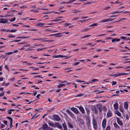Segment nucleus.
<instances>
[{
    "mask_svg": "<svg viewBox=\"0 0 130 130\" xmlns=\"http://www.w3.org/2000/svg\"><path fill=\"white\" fill-rule=\"evenodd\" d=\"M20 7L21 8H26L27 7L26 6H20Z\"/></svg>",
    "mask_w": 130,
    "mask_h": 130,
    "instance_id": "c03bdc74",
    "label": "nucleus"
},
{
    "mask_svg": "<svg viewBox=\"0 0 130 130\" xmlns=\"http://www.w3.org/2000/svg\"><path fill=\"white\" fill-rule=\"evenodd\" d=\"M89 29H90V28L86 29H84L82 31V32H84V31L86 32Z\"/></svg>",
    "mask_w": 130,
    "mask_h": 130,
    "instance_id": "49530a36",
    "label": "nucleus"
},
{
    "mask_svg": "<svg viewBox=\"0 0 130 130\" xmlns=\"http://www.w3.org/2000/svg\"><path fill=\"white\" fill-rule=\"evenodd\" d=\"M3 122L5 123L6 125H7V121H3Z\"/></svg>",
    "mask_w": 130,
    "mask_h": 130,
    "instance_id": "e2e57ef3",
    "label": "nucleus"
},
{
    "mask_svg": "<svg viewBox=\"0 0 130 130\" xmlns=\"http://www.w3.org/2000/svg\"><path fill=\"white\" fill-rule=\"evenodd\" d=\"M5 68L7 69L8 71H9L8 69V66L7 65H6L5 66Z\"/></svg>",
    "mask_w": 130,
    "mask_h": 130,
    "instance_id": "6e6d98bb",
    "label": "nucleus"
},
{
    "mask_svg": "<svg viewBox=\"0 0 130 130\" xmlns=\"http://www.w3.org/2000/svg\"><path fill=\"white\" fill-rule=\"evenodd\" d=\"M99 81L97 79H92L91 81H90V83H93V82H97V81Z\"/></svg>",
    "mask_w": 130,
    "mask_h": 130,
    "instance_id": "412c9836",
    "label": "nucleus"
},
{
    "mask_svg": "<svg viewBox=\"0 0 130 130\" xmlns=\"http://www.w3.org/2000/svg\"><path fill=\"white\" fill-rule=\"evenodd\" d=\"M4 95V93H0V96H3Z\"/></svg>",
    "mask_w": 130,
    "mask_h": 130,
    "instance_id": "864d4df0",
    "label": "nucleus"
},
{
    "mask_svg": "<svg viewBox=\"0 0 130 130\" xmlns=\"http://www.w3.org/2000/svg\"><path fill=\"white\" fill-rule=\"evenodd\" d=\"M24 47H29L30 46V45L28 44H27L26 45H24Z\"/></svg>",
    "mask_w": 130,
    "mask_h": 130,
    "instance_id": "0e129e2a",
    "label": "nucleus"
},
{
    "mask_svg": "<svg viewBox=\"0 0 130 130\" xmlns=\"http://www.w3.org/2000/svg\"><path fill=\"white\" fill-rule=\"evenodd\" d=\"M70 109L72 111L76 114H78V113L79 111L78 109L75 107H72L70 108Z\"/></svg>",
    "mask_w": 130,
    "mask_h": 130,
    "instance_id": "f03ea898",
    "label": "nucleus"
},
{
    "mask_svg": "<svg viewBox=\"0 0 130 130\" xmlns=\"http://www.w3.org/2000/svg\"><path fill=\"white\" fill-rule=\"evenodd\" d=\"M105 35V34H101V35H98L97 36V37H98V36H104V35Z\"/></svg>",
    "mask_w": 130,
    "mask_h": 130,
    "instance_id": "bf43d9fd",
    "label": "nucleus"
},
{
    "mask_svg": "<svg viewBox=\"0 0 130 130\" xmlns=\"http://www.w3.org/2000/svg\"><path fill=\"white\" fill-rule=\"evenodd\" d=\"M124 108L125 109H127L128 108V105L127 102H125L124 103Z\"/></svg>",
    "mask_w": 130,
    "mask_h": 130,
    "instance_id": "2eb2a0df",
    "label": "nucleus"
},
{
    "mask_svg": "<svg viewBox=\"0 0 130 130\" xmlns=\"http://www.w3.org/2000/svg\"><path fill=\"white\" fill-rule=\"evenodd\" d=\"M97 25V23H95L93 24L92 25H90V27H91V26H96Z\"/></svg>",
    "mask_w": 130,
    "mask_h": 130,
    "instance_id": "c9c22d12",
    "label": "nucleus"
},
{
    "mask_svg": "<svg viewBox=\"0 0 130 130\" xmlns=\"http://www.w3.org/2000/svg\"><path fill=\"white\" fill-rule=\"evenodd\" d=\"M44 48H38L37 49V50L38 51H40L42 50Z\"/></svg>",
    "mask_w": 130,
    "mask_h": 130,
    "instance_id": "603ef678",
    "label": "nucleus"
},
{
    "mask_svg": "<svg viewBox=\"0 0 130 130\" xmlns=\"http://www.w3.org/2000/svg\"><path fill=\"white\" fill-rule=\"evenodd\" d=\"M66 85L64 84H60L58 85V88H60L63 86H65Z\"/></svg>",
    "mask_w": 130,
    "mask_h": 130,
    "instance_id": "393cba45",
    "label": "nucleus"
},
{
    "mask_svg": "<svg viewBox=\"0 0 130 130\" xmlns=\"http://www.w3.org/2000/svg\"><path fill=\"white\" fill-rule=\"evenodd\" d=\"M7 118L10 121V122H13L12 119L10 117H7Z\"/></svg>",
    "mask_w": 130,
    "mask_h": 130,
    "instance_id": "72a5a7b5",
    "label": "nucleus"
},
{
    "mask_svg": "<svg viewBox=\"0 0 130 130\" xmlns=\"http://www.w3.org/2000/svg\"><path fill=\"white\" fill-rule=\"evenodd\" d=\"M110 128L109 126H108L106 128V130H110Z\"/></svg>",
    "mask_w": 130,
    "mask_h": 130,
    "instance_id": "ea45409f",
    "label": "nucleus"
},
{
    "mask_svg": "<svg viewBox=\"0 0 130 130\" xmlns=\"http://www.w3.org/2000/svg\"><path fill=\"white\" fill-rule=\"evenodd\" d=\"M95 44H93L92 43H89L87 45H89L90 46H93Z\"/></svg>",
    "mask_w": 130,
    "mask_h": 130,
    "instance_id": "8fccbe9b",
    "label": "nucleus"
},
{
    "mask_svg": "<svg viewBox=\"0 0 130 130\" xmlns=\"http://www.w3.org/2000/svg\"><path fill=\"white\" fill-rule=\"evenodd\" d=\"M8 36L9 38H13L15 37L14 36L10 35H9Z\"/></svg>",
    "mask_w": 130,
    "mask_h": 130,
    "instance_id": "a19ab883",
    "label": "nucleus"
},
{
    "mask_svg": "<svg viewBox=\"0 0 130 130\" xmlns=\"http://www.w3.org/2000/svg\"><path fill=\"white\" fill-rule=\"evenodd\" d=\"M102 110L104 111H106V107L105 106H104L102 108Z\"/></svg>",
    "mask_w": 130,
    "mask_h": 130,
    "instance_id": "79ce46f5",
    "label": "nucleus"
},
{
    "mask_svg": "<svg viewBox=\"0 0 130 130\" xmlns=\"http://www.w3.org/2000/svg\"><path fill=\"white\" fill-rule=\"evenodd\" d=\"M62 126L64 130H67V127L65 123L62 124Z\"/></svg>",
    "mask_w": 130,
    "mask_h": 130,
    "instance_id": "dca6fc26",
    "label": "nucleus"
},
{
    "mask_svg": "<svg viewBox=\"0 0 130 130\" xmlns=\"http://www.w3.org/2000/svg\"><path fill=\"white\" fill-rule=\"evenodd\" d=\"M110 8V7L108 6V7H104L103 8V10H107L109 8Z\"/></svg>",
    "mask_w": 130,
    "mask_h": 130,
    "instance_id": "cd10ccee",
    "label": "nucleus"
},
{
    "mask_svg": "<svg viewBox=\"0 0 130 130\" xmlns=\"http://www.w3.org/2000/svg\"><path fill=\"white\" fill-rule=\"evenodd\" d=\"M13 53V52H7L5 54L6 55H9L10 54H12Z\"/></svg>",
    "mask_w": 130,
    "mask_h": 130,
    "instance_id": "58836bf2",
    "label": "nucleus"
},
{
    "mask_svg": "<svg viewBox=\"0 0 130 130\" xmlns=\"http://www.w3.org/2000/svg\"><path fill=\"white\" fill-rule=\"evenodd\" d=\"M53 118L55 120L59 121L60 120V118L57 115H55L53 116Z\"/></svg>",
    "mask_w": 130,
    "mask_h": 130,
    "instance_id": "7ed1b4c3",
    "label": "nucleus"
},
{
    "mask_svg": "<svg viewBox=\"0 0 130 130\" xmlns=\"http://www.w3.org/2000/svg\"><path fill=\"white\" fill-rule=\"evenodd\" d=\"M80 110L82 113H84L85 110L83 107L82 106H80L79 107Z\"/></svg>",
    "mask_w": 130,
    "mask_h": 130,
    "instance_id": "9b49d317",
    "label": "nucleus"
},
{
    "mask_svg": "<svg viewBox=\"0 0 130 130\" xmlns=\"http://www.w3.org/2000/svg\"><path fill=\"white\" fill-rule=\"evenodd\" d=\"M117 121L118 123L121 125H123V123L120 120L119 118H117Z\"/></svg>",
    "mask_w": 130,
    "mask_h": 130,
    "instance_id": "1a4fd4ad",
    "label": "nucleus"
},
{
    "mask_svg": "<svg viewBox=\"0 0 130 130\" xmlns=\"http://www.w3.org/2000/svg\"><path fill=\"white\" fill-rule=\"evenodd\" d=\"M48 123L50 126H51L52 127H55V123L53 124L52 122H51L50 121H48Z\"/></svg>",
    "mask_w": 130,
    "mask_h": 130,
    "instance_id": "6e6552de",
    "label": "nucleus"
},
{
    "mask_svg": "<svg viewBox=\"0 0 130 130\" xmlns=\"http://www.w3.org/2000/svg\"><path fill=\"white\" fill-rule=\"evenodd\" d=\"M116 114L119 116H120L121 114L120 112L118 111H117L116 112Z\"/></svg>",
    "mask_w": 130,
    "mask_h": 130,
    "instance_id": "2f4dec72",
    "label": "nucleus"
},
{
    "mask_svg": "<svg viewBox=\"0 0 130 130\" xmlns=\"http://www.w3.org/2000/svg\"><path fill=\"white\" fill-rule=\"evenodd\" d=\"M2 22H2V23H5L7 22L6 20H7L6 19H2Z\"/></svg>",
    "mask_w": 130,
    "mask_h": 130,
    "instance_id": "c756f323",
    "label": "nucleus"
},
{
    "mask_svg": "<svg viewBox=\"0 0 130 130\" xmlns=\"http://www.w3.org/2000/svg\"><path fill=\"white\" fill-rule=\"evenodd\" d=\"M127 19L126 18L120 19L118 21H117V22H120L121 21L125 20H126Z\"/></svg>",
    "mask_w": 130,
    "mask_h": 130,
    "instance_id": "c85d7f7f",
    "label": "nucleus"
},
{
    "mask_svg": "<svg viewBox=\"0 0 130 130\" xmlns=\"http://www.w3.org/2000/svg\"><path fill=\"white\" fill-rule=\"evenodd\" d=\"M111 41L113 42H115L116 41V38L112 39Z\"/></svg>",
    "mask_w": 130,
    "mask_h": 130,
    "instance_id": "3c124183",
    "label": "nucleus"
},
{
    "mask_svg": "<svg viewBox=\"0 0 130 130\" xmlns=\"http://www.w3.org/2000/svg\"><path fill=\"white\" fill-rule=\"evenodd\" d=\"M12 25L13 26H15V27H17L18 26V25L15 24H12Z\"/></svg>",
    "mask_w": 130,
    "mask_h": 130,
    "instance_id": "338daca9",
    "label": "nucleus"
},
{
    "mask_svg": "<svg viewBox=\"0 0 130 130\" xmlns=\"http://www.w3.org/2000/svg\"><path fill=\"white\" fill-rule=\"evenodd\" d=\"M106 125V120L104 119L103 120L102 122V126L103 128L105 127Z\"/></svg>",
    "mask_w": 130,
    "mask_h": 130,
    "instance_id": "423d86ee",
    "label": "nucleus"
},
{
    "mask_svg": "<svg viewBox=\"0 0 130 130\" xmlns=\"http://www.w3.org/2000/svg\"><path fill=\"white\" fill-rule=\"evenodd\" d=\"M63 33V32H62V33ZM64 33H66V34H68L69 33V32H65ZM61 34V33H58V34H53L52 35V36L57 35H60Z\"/></svg>",
    "mask_w": 130,
    "mask_h": 130,
    "instance_id": "b1692460",
    "label": "nucleus"
},
{
    "mask_svg": "<svg viewBox=\"0 0 130 130\" xmlns=\"http://www.w3.org/2000/svg\"><path fill=\"white\" fill-rule=\"evenodd\" d=\"M15 20V18H13V19H11L10 21L11 22H13Z\"/></svg>",
    "mask_w": 130,
    "mask_h": 130,
    "instance_id": "37998d69",
    "label": "nucleus"
},
{
    "mask_svg": "<svg viewBox=\"0 0 130 130\" xmlns=\"http://www.w3.org/2000/svg\"><path fill=\"white\" fill-rule=\"evenodd\" d=\"M96 91H97V92L96 93H97V94L99 93H101L103 92H104V91H100L99 90L97 91V90H95L94 91V92H95Z\"/></svg>",
    "mask_w": 130,
    "mask_h": 130,
    "instance_id": "5701e85b",
    "label": "nucleus"
},
{
    "mask_svg": "<svg viewBox=\"0 0 130 130\" xmlns=\"http://www.w3.org/2000/svg\"><path fill=\"white\" fill-rule=\"evenodd\" d=\"M85 109L86 110V111L87 112V114H89L90 113V111L89 110V109L87 108H86Z\"/></svg>",
    "mask_w": 130,
    "mask_h": 130,
    "instance_id": "473e14b6",
    "label": "nucleus"
},
{
    "mask_svg": "<svg viewBox=\"0 0 130 130\" xmlns=\"http://www.w3.org/2000/svg\"><path fill=\"white\" fill-rule=\"evenodd\" d=\"M112 115V113L109 110L108 111L107 113V116L108 117H111Z\"/></svg>",
    "mask_w": 130,
    "mask_h": 130,
    "instance_id": "f8f14e48",
    "label": "nucleus"
},
{
    "mask_svg": "<svg viewBox=\"0 0 130 130\" xmlns=\"http://www.w3.org/2000/svg\"><path fill=\"white\" fill-rule=\"evenodd\" d=\"M11 113V111L10 110H8V113L9 114H10Z\"/></svg>",
    "mask_w": 130,
    "mask_h": 130,
    "instance_id": "5fc2aeb1",
    "label": "nucleus"
},
{
    "mask_svg": "<svg viewBox=\"0 0 130 130\" xmlns=\"http://www.w3.org/2000/svg\"><path fill=\"white\" fill-rule=\"evenodd\" d=\"M55 127H57L59 129H62V125L59 123H55Z\"/></svg>",
    "mask_w": 130,
    "mask_h": 130,
    "instance_id": "0eeeda50",
    "label": "nucleus"
},
{
    "mask_svg": "<svg viewBox=\"0 0 130 130\" xmlns=\"http://www.w3.org/2000/svg\"><path fill=\"white\" fill-rule=\"evenodd\" d=\"M128 73H120L114 74V76L115 77L120 76L122 75H127Z\"/></svg>",
    "mask_w": 130,
    "mask_h": 130,
    "instance_id": "39448f33",
    "label": "nucleus"
},
{
    "mask_svg": "<svg viewBox=\"0 0 130 130\" xmlns=\"http://www.w3.org/2000/svg\"><path fill=\"white\" fill-rule=\"evenodd\" d=\"M107 22H109L108 19H106L104 20H102L100 21L101 23H104Z\"/></svg>",
    "mask_w": 130,
    "mask_h": 130,
    "instance_id": "a211bd4d",
    "label": "nucleus"
},
{
    "mask_svg": "<svg viewBox=\"0 0 130 130\" xmlns=\"http://www.w3.org/2000/svg\"><path fill=\"white\" fill-rule=\"evenodd\" d=\"M9 84V83H7V84H6L5 83H3L2 84V85H5V86H8Z\"/></svg>",
    "mask_w": 130,
    "mask_h": 130,
    "instance_id": "e433bc0d",
    "label": "nucleus"
},
{
    "mask_svg": "<svg viewBox=\"0 0 130 130\" xmlns=\"http://www.w3.org/2000/svg\"><path fill=\"white\" fill-rule=\"evenodd\" d=\"M67 57L66 56H63V55H55L53 57L54 58H59V57Z\"/></svg>",
    "mask_w": 130,
    "mask_h": 130,
    "instance_id": "9d476101",
    "label": "nucleus"
},
{
    "mask_svg": "<svg viewBox=\"0 0 130 130\" xmlns=\"http://www.w3.org/2000/svg\"><path fill=\"white\" fill-rule=\"evenodd\" d=\"M120 110L121 111H123V108H120Z\"/></svg>",
    "mask_w": 130,
    "mask_h": 130,
    "instance_id": "69168bd1",
    "label": "nucleus"
},
{
    "mask_svg": "<svg viewBox=\"0 0 130 130\" xmlns=\"http://www.w3.org/2000/svg\"><path fill=\"white\" fill-rule=\"evenodd\" d=\"M68 69V70H66L65 71V72H68L71 71H72L73 70H72L70 69V68H68L67 69H65V70H67Z\"/></svg>",
    "mask_w": 130,
    "mask_h": 130,
    "instance_id": "a878e982",
    "label": "nucleus"
},
{
    "mask_svg": "<svg viewBox=\"0 0 130 130\" xmlns=\"http://www.w3.org/2000/svg\"><path fill=\"white\" fill-rule=\"evenodd\" d=\"M76 81L77 82L81 83V80H80L78 79L76 80Z\"/></svg>",
    "mask_w": 130,
    "mask_h": 130,
    "instance_id": "774afa93",
    "label": "nucleus"
},
{
    "mask_svg": "<svg viewBox=\"0 0 130 130\" xmlns=\"http://www.w3.org/2000/svg\"><path fill=\"white\" fill-rule=\"evenodd\" d=\"M21 40H14V41H13V42L15 41L16 42H19Z\"/></svg>",
    "mask_w": 130,
    "mask_h": 130,
    "instance_id": "680f3d73",
    "label": "nucleus"
},
{
    "mask_svg": "<svg viewBox=\"0 0 130 130\" xmlns=\"http://www.w3.org/2000/svg\"><path fill=\"white\" fill-rule=\"evenodd\" d=\"M23 27H30V26L29 25H24L23 26Z\"/></svg>",
    "mask_w": 130,
    "mask_h": 130,
    "instance_id": "052dcab7",
    "label": "nucleus"
},
{
    "mask_svg": "<svg viewBox=\"0 0 130 130\" xmlns=\"http://www.w3.org/2000/svg\"><path fill=\"white\" fill-rule=\"evenodd\" d=\"M81 11V10L79 11V10H73V12H72V13L73 14L75 13H76L77 12H80Z\"/></svg>",
    "mask_w": 130,
    "mask_h": 130,
    "instance_id": "aec40b11",
    "label": "nucleus"
},
{
    "mask_svg": "<svg viewBox=\"0 0 130 130\" xmlns=\"http://www.w3.org/2000/svg\"><path fill=\"white\" fill-rule=\"evenodd\" d=\"M66 111L70 115L71 117H74V114L69 110L68 109H67L66 110Z\"/></svg>",
    "mask_w": 130,
    "mask_h": 130,
    "instance_id": "20e7f679",
    "label": "nucleus"
},
{
    "mask_svg": "<svg viewBox=\"0 0 130 130\" xmlns=\"http://www.w3.org/2000/svg\"><path fill=\"white\" fill-rule=\"evenodd\" d=\"M120 38L122 39H125L126 38V37H121Z\"/></svg>",
    "mask_w": 130,
    "mask_h": 130,
    "instance_id": "a18cd8bd",
    "label": "nucleus"
},
{
    "mask_svg": "<svg viewBox=\"0 0 130 130\" xmlns=\"http://www.w3.org/2000/svg\"><path fill=\"white\" fill-rule=\"evenodd\" d=\"M113 124L114 127L117 129H119V125L116 123H113Z\"/></svg>",
    "mask_w": 130,
    "mask_h": 130,
    "instance_id": "6ab92c4d",
    "label": "nucleus"
},
{
    "mask_svg": "<svg viewBox=\"0 0 130 130\" xmlns=\"http://www.w3.org/2000/svg\"><path fill=\"white\" fill-rule=\"evenodd\" d=\"M112 86H113L114 85L116 84H117V82H116L115 81H112Z\"/></svg>",
    "mask_w": 130,
    "mask_h": 130,
    "instance_id": "4c0bfd02",
    "label": "nucleus"
},
{
    "mask_svg": "<svg viewBox=\"0 0 130 130\" xmlns=\"http://www.w3.org/2000/svg\"><path fill=\"white\" fill-rule=\"evenodd\" d=\"M92 124L93 127L95 129H96L97 128V125L96 120L94 118L92 119Z\"/></svg>",
    "mask_w": 130,
    "mask_h": 130,
    "instance_id": "f257e3e1",
    "label": "nucleus"
},
{
    "mask_svg": "<svg viewBox=\"0 0 130 130\" xmlns=\"http://www.w3.org/2000/svg\"><path fill=\"white\" fill-rule=\"evenodd\" d=\"M17 31V30L16 29H11L10 30H6V31H10L11 32H15Z\"/></svg>",
    "mask_w": 130,
    "mask_h": 130,
    "instance_id": "f3484780",
    "label": "nucleus"
},
{
    "mask_svg": "<svg viewBox=\"0 0 130 130\" xmlns=\"http://www.w3.org/2000/svg\"><path fill=\"white\" fill-rule=\"evenodd\" d=\"M113 106L115 109H117L118 107V103H115L113 105Z\"/></svg>",
    "mask_w": 130,
    "mask_h": 130,
    "instance_id": "4468645a",
    "label": "nucleus"
},
{
    "mask_svg": "<svg viewBox=\"0 0 130 130\" xmlns=\"http://www.w3.org/2000/svg\"><path fill=\"white\" fill-rule=\"evenodd\" d=\"M79 63V62H77L75 63L74 64V65L76 66Z\"/></svg>",
    "mask_w": 130,
    "mask_h": 130,
    "instance_id": "de8ad7c7",
    "label": "nucleus"
},
{
    "mask_svg": "<svg viewBox=\"0 0 130 130\" xmlns=\"http://www.w3.org/2000/svg\"><path fill=\"white\" fill-rule=\"evenodd\" d=\"M108 19L109 21H113L115 19V18H114L113 19L109 18Z\"/></svg>",
    "mask_w": 130,
    "mask_h": 130,
    "instance_id": "09e8293b",
    "label": "nucleus"
},
{
    "mask_svg": "<svg viewBox=\"0 0 130 130\" xmlns=\"http://www.w3.org/2000/svg\"><path fill=\"white\" fill-rule=\"evenodd\" d=\"M5 126V125H4L3 124H2L1 125V128H3Z\"/></svg>",
    "mask_w": 130,
    "mask_h": 130,
    "instance_id": "13d9d810",
    "label": "nucleus"
},
{
    "mask_svg": "<svg viewBox=\"0 0 130 130\" xmlns=\"http://www.w3.org/2000/svg\"><path fill=\"white\" fill-rule=\"evenodd\" d=\"M6 108H3V109H2L0 108V110H1V111H5V110Z\"/></svg>",
    "mask_w": 130,
    "mask_h": 130,
    "instance_id": "4d7b16f0",
    "label": "nucleus"
},
{
    "mask_svg": "<svg viewBox=\"0 0 130 130\" xmlns=\"http://www.w3.org/2000/svg\"><path fill=\"white\" fill-rule=\"evenodd\" d=\"M48 125L46 124H45L43 125L42 127V129L44 130L47 129Z\"/></svg>",
    "mask_w": 130,
    "mask_h": 130,
    "instance_id": "ddd939ff",
    "label": "nucleus"
},
{
    "mask_svg": "<svg viewBox=\"0 0 130 130\" xmlns=\"http://www.w3.org/2000/svg\"><path fill=\"white\" fill-rule=\"evenodd\" d=\"M90 36V35H86V36H82V37L81 38V39L85 38H86V37H89Z\"/></svg>",
    "mask_w": 130,
    "mask_h": 130,
    "instance_id": "7c9ffc66",
    "label": "nucleus"
},
{
    "mask_svg": "<svg viewBox=\"0 0 130 130\" xmlns=\"http://www.w3.org/2000/svg\"><path fill=\"white\" fill-rule=\"evenodd\" d=\"M45 24V23H40L38 24H36V26H40V27H42L43 26V25Z\"/></svg>",
    "mask_w": 130,
    "mask_h": 130,
    "instance_id": "4be33fe9",
    "label": "nucleus"
},
{
    "mask_svg": "<svg viewBox=\"0 0 130 130\" xmlns=\"http://www.w3.org/2000/svg\"><path fill=\"white\" fill-rule=\"evenodd\" d=\"M68 126L69 127L71 128H72L73 127V126L69 122H68Z\"/></svg>",
    "mask_w": 130,
    "mask_h": 130,
    "instance_id": "bb28decb",
    "label": "nucleus"
},
{
    "mask_svg": "<svg viewBox=\"0 0 130 130\" xmlns=\"http://www.w3.org/2000/svg\"><path fill=\"white\" fill-rule=\"evenodd\" d=\"M83 94H80L77 95L75 97H81L83 96Z\"/></svg>",
    "mask_w": 130,
    "mask_h": 130,
    "instance_id": "f704fd0d",
    "label": "nucleus"
}]
</instances>
